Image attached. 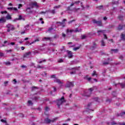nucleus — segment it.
Wrapping results in <instances>:
<instances>
[{"label": "nucleus", "instance_id": "nucleus-1", "mask_svg": "<svg viewBox=\"0 0 125 125\" xmlns=\"http://www.w3.org/2000/svg\"><path fill=\"white\" fill-rule=\"evenodd\" d=\"M97 89V86H94L92 88L89 89L88 91H84L82 93V96H84L85 97H89L91 95L92 91L94 90Z\"/></svg>", "mask_w": 125, "mask_h": 125}, {"label": "nucleus", "instance_id": "nucleus-2", "mask_svg": "<svg viewBox=\"0 0 125 125\" xmlns=\"http://www.w3.org/2000/svg\"><path fill=\"white\" fill-rule=\"evenodd\" d=\"M65 102H66V101L64 97H62L60 99L57 100L56 101L58 108H60V106H61L63 103H65Z\"/></svg>", "mask_w": 125, "mask_h": 125}, {"label": "nucleus", "instance_id": "nucleus-3", "mask_svg": "<svg viewBox=\"0 0 125 125\" xmlns=\"http://www.w3.org/2000/svg\"><path fill=\"white\" fill-rule=\"evenodd\" d=\"M6 28L8 29H7V32L9 33L10 31H14V30H15V27H14V25L9 23L6 25Z\"/></svg>", "mask_w": 125, "mask_h": 125}, {"label": "nucleus", "instance_id": "nucleus-4", "mask_svg": "<svg viewBox=\"0 0 125 125\" xmlns=\"http://www.w3.org/2000/svg\"><path fill=\"white\" fill-rule=\"evenodd\" d=\"M92 22L93 24H95L97 26H99V27H102V26H103L102 21H97L96 20L94 19L92 20Z\"/></svg>", "mask_w": 125, "mask_h": 125}, {"label": "nucleus", "instance_id": "nucleus-5", "mask_svg": "<svg viewBox=\"0 0 125 125\" xmlns=\"http://www.w3.org/2000/svg\"><path fill=\"white\" fill-rule=\"evenodd\" d=\"M74 82H69L68 81L66 83V84L65 85V87H68V88H70V87H73V86H74Z\"/></svg>", "mask_w": 125, "mask_h": 125}, {"label": "nucleus", "instance_id": "nucleus-6", "mask_svg": "<svg viewBox=\"0 0 125 125\" xmlns=\"http://www.w3.org/2000/svg\"><path fill=\"white\" fill-rule=\"evenodd\" d=\"M32 55V52L29 51L28 52H26L22 56L23 58H30L31 56Z\"/></svg>", "mask_w": 125, "mask_h": 125}, {"label": "nucleus", "instance_id": "nucleus-7", "mask_svg": "<svg viewBox=\"0 0 125 125\" xmlns=\"http://www.w3.org/2000/svg\"><path fill=\"white\" fill-rule=\"evenodd\" d=\"M54 121H55V119L50 120L49 118H47L44 119V123L45 124H50V123H54Z\"/></svg>", "mask_w": 125, "mask_h": 125}, {"label": "nucleus", "instance_id": "nucleus-8", "mask_svg": "<svg viewBox=\"0 0 125 125\" xmlns=\"http://www.w3.org/2000/svg\"><path fill=\"white\" fill-rule=\"evenodd\" d=\"M75 5V3H72L70 6L67 7L66 11H73L74 9L72 8V6H74Z\"/></svg>", "mask_w": 125, "mask_h": 125}, {"label": "nucleus", "instance_id": "nucleus-9", "mask_svg": "<svg viewBox=\"0 0 125 125\" xmlns=\"http://www.w3.org/2000/svg\"><path fill=\"white\" fill-rule=\"evenodd\" d=\"M66 21H67V20L66 19H64L62 21V22H60V21H58L57 22V24H60V25L61 26H62V27H65V22H66Z\"/></svg>", "mask_w": 125, "mask_h": 125}, {"label": "nucleus", "instance_id": "nucleus-10", "mask_svg": "<svg viewBox=\"0 0 125 125\" xmlns=\"http://www.w3.org/2000/svg\"><path fill=\"white\" fill-rule=\"evenodd\" d=\"M68 70H74L73 71L70 72V74L71 75H75L76 74V71L78 70V68L77 67H73V68H68Z\"/></svg>", "mask_w": 125, "mask_h": 125}, {"label": "nucleus", "instance_id": "nucleus-11", "mask_svg": "<svg viewBox=\"0 0 125 125\" xmlns=\"http://www.w3.org/2000/svg\"><path fill=\"white\" fill-rule=\"evenodd\" d=\"M96 47H97V44H96V43H95V42H93V46H90V49H91V50H94V49H95V48H96Z\"/></svg>", "mask_w": 125, "mask_h": 125}, {"label": "nucleus", "instance_id": "nucleus-12", "mask_svg": "<svg viewBox=\"0 0 125 125\" xmlns=\"http://www.w3.org/2000/svg\"><path fill=\"white\" fill-rule=\"evenodd\" d=\"M54 82V83H57L59 84H63V82H61L60 80L57 78H55Z\"/></svg>", "mask_w": 125, "mask_h": 125}, {"label": "nucleus", "instance_id": "nucleus-13", "mask_svg": "<svg viewBox=\"0 0 125 125\" xmlns=\"http://www.w3.org/2000/svg\"><path fill=\"white\" fill-rule=\"evenodd\" d=\"M30 6L31 7V8H33L34 6H36L38 7V4H37V2H32L30 4Z\"/></svg>", "mask_w": 125, "mask_h": 125}, {"label": "nucleus", "instance_id": "nucleus-14", "mask_svg": "<svg viewBox=\"0 0 125 125\" xmlns=\"http://www.w3.org/2000/svg\"><path fill=\"white\" fill-rule=\"evenodd\" d=\"M119 52V49H111V53L113 54V53H118Z\"/></svg>", "mask_w": 125, "mask_h": 125}, {"label": "nucleus", "instance_id": "nucleus-15", "mask_svg": "<svg viewBox=\"0 0 125 125\" xmlns=\"http://www.w3.org/2000/svg\"><path fill=\"white\" fill-rule=\"evenodd\" d=\"M123 28H125V24L124 25L119 24L117 28V30H118V31H121V30H123Z\"/></svg>", "mask_w": 125, "mask_h": 125}, {"label": "nucleus", "instance_id": "nucleus-16", "mask_svg": "<svg viewBox=\"0 0 125 125\" xmlns=\"http://www.w3.org/2000/svg\"><path fill=\"white\" fill-rule=\"evenodd\" d=\"M106 125H117V123L115 121H112L111 122H107Z\"/></svg>", "mask_w": 125, "mask_h": 125}, {"label": "nucleus", "instance_id": "nucleus-17", "mask_svg": "<svg viewBox=\"0 0 125 125\" xmlns=\"http://www.w3.org/2000/svg\"><path fill=\"white\" fill-rule=\"evenodd\" d=\"M92 105V103H89V104H88L87 105V111H88V110H90L91 111H92V110H91L90 109V106Z\"/></svg>", "mask_w": 125, "mask_h": 125}, {"label": "nucleus", "instance_id": "nucleus-18", "mask_svg": "<svg viewBox=\"0 0 125 125\" xmlns=\"http://www.w3.org/2000/svg\"><path fill=\"white\" fill-rule=\"evenodd\" d=\"M5 22H6L5 18L2 17L0 19V23H5Z\"/></svg>", "mask_w": 125, "mask_h": 125}, {"label": "nucleus", "instance_id": "nucleus-19", "mask_svg": "<svg viewBox=\"0 0 125 125\" xmlns=\"http://www.w3.org/2000/svg\"><path fill=\"white\" fill-rule=\"evenodd\" d=\"M106 32V30H98L97 31L98 36H100L102 34H104Z\"/></svg>", "mask_w": 125, "mask_h": 125}, {"label": "nucleus", "instance_id": "nucleus-20", "mask_svg": "<svg viewBox=\"0 0 125 125\" xmlns=\"http://www.w3.org/2000/svg\"><path fill=\"white\" fill-rule=\"evenodd\" d=\"M68 57L69 58H72L73 57V54H72V52L70 51H67Z\"/></svg>", "mask_w": 125, "mask_h": 125}, {"label": "nucleus", "instance_id": "nucleus-21", "mask_svg": "<svg viewBox=\"0 0 125 125\" xmlns=\"http://www.w3.org/2000/svg\"><path fill=\"white\" fill-rule=\"evenodd\" d=\"M42 49H39L38 50H34L33 51V53L34 54L36 55L37 54H39L40 53V51H42Z\"/></svg>", "mask_w": 125, "mask_h": 125}, {"label": "nucleus", "instance_id": "nucleus-22", "mask_svg": "<svg viewBox=\"0 0 125 125\" xmlns=\"http://www.w3.org/2000/svg\"><path fill=\"white\" fill-rule=\"evenodd\" d=\"M45 62H46V59H43V60H41L38 62V63L39 64H42V63H44Z\"/></svg>", "mask_w": 125, "mask_h": 125}, {"label": "nucleus", "instance_id": "nucleus-23", "mask_svg": "<svg viewBox=\"0 0 125 125\" xmlns=\"http://www.w3.org/2000/svg\"><path fill=\"white\" fill-rule=\"evenodd\" d=\"M73 32H74V30H69V29H67L66 31L67 35H69V33H73Z\"/></svg>", "mask_w": 125, "mask_h": 125}, {"label": "nucleus", "instance_id": "nucleus-24", "mask_svg": "<svg viewBox=\"0 0 125 125\" xmlns=\"http://www.w3.org/2000/svg\"><path fill=\"white\" fill-rule=\"evenodd\" d=\"M12 18L11 16H10L9 14H8L6 16V19H7V20H10Z\"/></svg>", "mask_w": 125, "mask_h": 125}, {"label": "nucleus", "instance_id": "nucleus-25", "mask_svg": "<svg viewBox=\"0 0 125 125\" xmlns=\"http://www.w3.org/2000/svg\"><path fill=\"white\" fill-rule=\"evenodd\" d=\"M96 8L99 9V10H101V9L103 10L104 6L103 5L98 6L96 7Z\"/></svg>", "mask_w": 125, "mask_h": 125}, {"label": "nucleus", "instance_id": "nucleus-26", "mask_svg": "<svg viewBox=\"0 0 125 125\" xmlns=\"http://www.w3.org/2000/svg\"><path fill=\"white\" fill-rule=\"evenodd\" d=\"M121 39L122 41H125V34H124L122 33L121 36Z\"/></svg>", "mask_w": 125, "mask_h": 125}, {"label": "nucleus", "instance_id": "nucleus-27", "mask_svg": "<svg viewBox=\"0 0 125 125\" xmlns=\"http://www.w3.org/2000/svg\"><path fill=\"white\" fill-rule=\"evenodd\" d=\"M26 11H27V12H28V13H32L33 12V11L31 10V8L30 7L27 8L26 9Z\"/></svg>", "mask_w": 125, "mask_h": 125}, {"label": "nucleus", "instance_id": "nucleus-28", "mask_svg": "<svg viewBox=\"0 0 125 125\" xmlns=\"http://www.w3.org/2000/svg\"><path fill=\"white\" fill-rule=\"evenodd\" d=\"M105 45H106V44L105 43V42L104 41V40H102L101 41V46H105Z\"/></svg>", "mask_w": 125, "mask_h": 125}, {"label": "nucleus", "instance_id": "nucleus-29", "mask_svg": "<svg viewBox=\"0 0 125 125\" xmlns=\"http://www.w3.org/2000/svg\"><path fill=\"white\" fill-rule=\"evenodd\" d=\"M43 41H51V38L50 37H44Z\"/></svg>", "mask_w": 125, "mask_h": 125}, {"label": "nucleus", "instance_id": "nucleus-30", "mask_svg": "<svg viewBox=\"0 0 125 125\" xmlns=\"http://www.w3.org/2000/svg\"><path fill=\"white\" fill-rule=\"evenodd\" d=\"M74 33H78L79 32H82V29L79 30V28H76L75 30H74Z\"/></svg>", "mask_w": 125, "mask_h": 125}, {"label": "nucleus", "instance_id": "nucleus-31", "mask_svg": "<svg viewBox=\"0 0 125 125\" xmlns=\"http://www.w3.org/2000/svg\"><path fill=\"white\" fill-rule=\"evenodd\" d=\"M87 38V36L86 35H83L81 36V39L82 40H84V39H86Z\"/></svg>", "mask_w": 125, "mask_h": 125}, {"label": "nucleus", "instance_id": "nucleus-32", "mask_svg": "<svg viewBox=\"0 0 125 125\" xmlns=\"http://www.w3.org/2000/svg\"><path fill=\"white\" fill-rule=\"evenodd\" d=\"M87 77H88V76H86V77H84V79L87 80L88 82H90L91 81V78H87Z\"/></svg>", "mask_w": 125, "mask_h": 125}, {"label": "nucleus", "instance_id": "nucleus-33", "mask_svg": "<svg viewBox=\"0 0 125 125\" xmlns=\"http://www.w3.org/2000/svg\"><path fill=\"white\" fill-rule=\"evenodd\" d=\"M87 37H89V38H90L92 36H93V34L91 32L88 33L86 34Z\"/></svg>", "mask_w": 125, "mask_h": 125}, {"label": "nucleus", "instance_id": "nucleus-34", "mask_svg": "<svg viewBox=\"0 0 125 125\" xmlns=\"http://www.w3.org/2000/svg\"><path fill=\"white\" fill-rule=\"evenodd\" d=\"M118 19H119V20H121V21H123V20H124V17L122 15H120L118 17Z\"/></svg>", "mask_w": 125, "mask_h": 125}, {"label": "nucleus", "instance_id": "nucleus-35", "mask_svg": "<svg viewBox=\"0 0 125 125\" xmlns=\"http://www.w3.org/2000/svg\"><path fill=\"white\" fill-rule=\"evenodd\" d=\"M40 42V39L39 38H37L36 40L34 41L33 42H32L30 44H32L33 43H35V42Z\"/></svg>", "mask_w": 125, "mask_h": 125}, {"label": "nucleus", "instance_id": "nucleus-36", "mask_svg": "<svg viewBox=\"0 0 125 125\" xmlns=\"http://www.w3.org/2000/svg\"><path fill=\"white\" fill-rule=\"evenodd\" d=\"M43 68H44V67L40 65H38L37 66V69H43Z\"/></svg>", "mask_w": 125, "mask_h": 125}, {"label": "nucleus", "instance_id": "nucleus-37", "mask_svg": "<svg viewBox=\"0 0 125 125\" xmlns=\"http://www.w3.org/2000/svg\"><path fill=\"white\" fill-rule=\"evenodd\" d=\"M80 48H81V46L76 47L73 48V50L74 51H77L78 49H80Z\"/></svg>", "mask_w": 125, "mask_h": 125}, {"label": "nucleus", "instance_id": "nucleus-38", "mask_svg": "<svg viewBox=\"0 0 125 125\" xmlns=\"http://www.w3.org/2000/svg\"><path fill=\"white\" fill-rule=\"evenodd\" d=\"M58 62L59 63H63V62H64V60L62 59H60L59 60H58Z\"/></svg>", "mask_w": 125, "mask_h": 125}, {"label": "nucleus", "instance_id": "nucleus-39", "mask_svg": "<svg viewBox=\"0 0 125 125\" xmlns=\"http://www.w3.org/2000/svg\"><path fill=\"white\" fill-rule=\"evenodd\" d=\"M124 56L123 55H120L119 56V59H120L121 60H122V61H124Z\"/></svg>", "mask_w": 125, "mask_h": 125}, {"label": "nucleus", "instance_id": "nucleus-40", "mask_svg": "<svg viewBox=\"0 0 125 125\" xmlns=\"http://www.w3.org/2000/svg\"><path fill=\"white\" fill-rule=\"evenodd\" d=\"M92 77H94V76H97V74H96V71L95 70L93 71V73L92 74Z\"/></svg>", "mask_w": 125, "mask_h": 125}, {"label": "nucleus", "instance_id": "nucleus-41", "mask_svg": "<svg viewBox=\"0 0 125 125\" xmlns=\"http://www.w3.org/2000/svg\"><path fill=\"white\" fill-rule=\"evenodd\" d=\"M120 116L121 117H125V112H123L120 113Z\"/></svg>", "mask_w": 125, "mask_h": 125}, {"label": "nucleus", "instance_id": "nucleus-42", "mask_svg": "<svg viewBox=\"0 0 125 125\" xmlns=\"http://www.w3.org/2000/svg\"><path fill=\"white\" fill-rule=\"evenodd\" d=\"M0 122H1V123H3L4 124H7V122L3 119H1Z\"/></svg>", "mask_w": 125, "mask_h": 125}, {"label": "nucleus", "instance_id": "nucleus-43", "mask_svg": "<svg viewBox=\"0 0 125 125\" xmlns=\"http://www.w3.org/2000/svg\"><path fill=\"white\" fill-rule=\"evenodd\" d=\"M120 85L122 88H124V87L125 86V84L123 83H120Z\"/></svg>", "mask_w": 125, "mask_h": 125}, {"label": "nucleus", "instance_id": "nucleus-44", "mask_svg": "<svg viewBox=\"0 0 125 125\" xmlns=\"http://www.w3.org/2000/svg\"><path fill=\"white\" fill-rule=\"evenodd\" d=\"M50 13H52V14H55V10H50Z\"/></svg>", "mask_w": 125, "mask_h": 125}, {"label": "nucleus", "instance_id": "nucleus-45", "mask_svg": "<svg viewBox=\"0 0 125 125\" xmlns=\"http://www.w3.org/2000/svg\"><path fill=\"white\" fill-rule=\"evenodd\" d=\"M28 104H29V105H33V103L30 100H29L28 101Z\"/></svg>", "mask_w": 125, "mask_h": 125}, {"label": "nucleus", "instance_id": "nucleus-46", "mask_svg": "<svg viewBox=\"0 0 125 125\" xmlns=\"http://www.w3.org/2000/svg\"><path fill=\"white\" fill-rule=\"evenodd\" d=\"M40 98L39 97H35L33 99V100H35V101H37L38 99H39Z\"/></svg>", "mask_w": 125, "mask_h": 125}, {"label": "nucleus", "instance_id": "nucleus-47", "mask_svg": "<svg viewBox=\"0 0 125 125\" xmlns=\"http://www.w3.org/2000/svg\"><path fill=\"white\" fill-rule=\"evenodd\" d=\"M112 95H113V97H117V94H116L115 92H113L112 93Z\"/></svg>", "mask_w": 125, "mask_h": 125}, {"label": "nucleus", "instance_id": "nucleus-48", "mask_svg": "<svg viewBox=\"0 0 125 125\" xmlns=\"http://www.w3.org/2000/svg\"><path fill=\"white\" fill-rule=\"evenodd\" d=\"M61 6V5H58V6H55L54 7V8H57V9L60 8Z\"/></svg>", "mask_w": 125, "mask_h": 125}, {"label": "nucleus", "instance_id": "nucleus-49", "mask_svg": "<svg viewBox=\"0 0 125 125\" xmlns=\"http://www.w3.org/2000/svg\"><path fill=\"white\" fill-rule=\"evenodd\" d=\"M62 38H66V34H65V33H62Z\"/></svg>", "mask_w": 125, "mask_h": 125}, {"label": "nucleus", "instance_id": "nucleus-50", "mask_svg": "<svg viewBox=\"0 0 125 125\" xmlns=\"http://www.w3.org/2000/svg\"><path fill=\"white\" fill-rule=\"evenodd\" d=\"M73 22H75V20H73L72 21H68V24H71V23H73Z\"/></svg>", "mask_w": 125, "mask_h": 125}, {"label": "nucleus", "instance_id": "nucleus-51", "mask_svg": "<svg viewBox=\"0 0 125 125\" xmlns=\"http://www.w3.org/2000/svg\"><path fill=\"white\" fill-rule=\"evenodd\" d=\"M1 14H6V13H7V12L6 11H1Z\"/></svg>", "mask_w": 125, "mask_h": 125}, {"label": "nucleus", "instance_id": "nucleus-52", "mask_svg": "<svg viewBox=\"0 0 125 125\" xmlns=\"http://www.w3.org/2000/svg\"><path fill=\"white\" fill-rule=\"evenodd\" d=\"M13 82L14 84H16V83H17V81H16V79H14Z\"/></svg>", "mask_w": 125, "mask_h": 125}, {"label": "nucleus", "instance_id": "nucleus-53", "mask_svg": "<svg viewBox=\"0 0 125 125\" xmlns=\"http://www.w3.org/2000/svg\"><path fill=\"white\" fill-rule=\"evenodd\" d=\"M80 2H81V1H75L74 3V4H79L80 3Z\"/></svg>", "mask_w": 125, "mask_h": 125}, {"label": "nucleus", "instance_id": "nucleus-54", "mask_svg": "<svg viewBox=\"0 0 125 125\" xmlns=\"http://www.w3.org/2000/svg\"><path fill=\"white\" fill-rule=\"evenodd\" d=\"M94 100L97 101V102H99V99L98 98H95Z\"/></svg>", "mask_w": 125, "mask_h": 125}, {"label": "nucleus", "instance_id": "nucleus-55", "mask_svg": "<svg viewBox=\"0 0 125 125\" xmlns=\"http://www.w3.org/2000/svg\"><path fill=\"white\" fill-rule=\"evenodd\" d=\"M74 10H75V12L78 11V10H80V8H73Z\"/></svg>", "mask_w": 125, "mask_h": 125}, {"label": "nucleus", "instance_id": "nucleus-56", "mask_svg": "<svg viewBox=\"0 0 125 125\" xmlns=\"http://www.w3.org/2000/svg\"><path fill=\"white\" fill-rule=\"evenodd\" d=\"M104 39H105V40H107V39H108V37H107V35H106V34H104Z\"/></svg>", "mask_w": 125, "mask_h": 125}, {"label": "nucleus", "instance_id": "nucleus-57", "mask_svg": "<svg viewBox=\"0 0 125 125\" xmlns=\"http://www.w3.org/2000/svg\"><path fill=\"white\" fill-rule=\"evenodd\" d=\"M12 10H14L15 11H17V10H18V9H17V8L13 7Z\"/></svg>", "mask_w": 125, "mask_h": 125}, {"label": "nucleus", "instance_id": "nucleus-58", "mask_svg": "<svg viewBox=\"0 0 125 125\" xmlns=\"http://www.w3.org/2000/svg\"><path fill=\"white\" fill-rule=\"evenodd\" d=\"M45 111H49V108H48V107L46 106L45 108Z\"/></svg>", "mask_w": 125, "mask_h": 125}, {"label": "nucleus", "instance_id": "nucleus-59", "mask_svg": "<svg viewBox=\"0 0 125 125\" xmlns=\"http://www.w3.org/2000/svg\"><path fill=\"white\" fill-rule=\"evenodd\" d=\"M109 64V62H104L103 64L104 65H108Z\"/></svg>", "mask_w": 125, "mask_h": 125}, {"label": "nucleus", "instance_id": "nucleus-60", "mask_svg": "<svg viewBox=\"0 0 125 125\" xmlns=\"http://www.w3.org/2000/svg\"><path fill=\"white\" fill-rule=\"evenodd\" d=\"M119 4L118 1H114V2H113V4Z\"/></svg>", "mask_w": 125, "mask_h": 125}, {"label": "nucleus", "instance_id": "nucleus-61", "mask_svg": "<svg viewBox=\"0 0 125 125\" xmlns=\"http://www.w3.org/2000/svg\"><path fill=\"white\" fill-rule=\"evenodd\" d=\"M18 20H21L22 19V16H19V18L18 19Z\"/></svg>", "mask_w": 125, "mask_h": 125}, {"label": "nucleus", "instance_id": "nucleus-62", "mask_svg": "<svg viewBox=\"0 0 125 125\" xmlns=\"http://www.w3.org/2000/svg\"><path fill=\"white\" fill-rule=\"evenodd\" d=\"M28 28H29V24H27L26 26H25L26 30H28Z\"/></svg>", "mask_w": 125, "mask_h": 125}, {"label": "nucleus", "instance_id": "nucleus-63", "mask_svg": "<svg viewBox=\"0 0 125 125\" xmlns=\"http://www.w3.org/2000/svg\"><path fill=\"white\" fill-rule=\"evenodd\" d=\"M10 62H6V65H10Z\"/></svg>", "mask_w": 125, "mask_h": 125}, {"label": "nucleus", "instance_id": "nucleus-64", "mask_svg": "<svg viewBox=\"0 0 125 125\" xmlns=\"http://www.w3.org/2000/svg\"><path fill=\"white\" fill-rule=\"evenodd\" d=\"M119 125H125V123H119Z\"/></svg>", "mask_w": 125, "mask_h": 125}]
</instances>
